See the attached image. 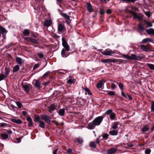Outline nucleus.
<instances>
[{"label":"nucleus","mask_w":154,"mask_h":154,"mask_svg":"<svg viewBox=\"0 0 154 154\" xmlns=\"http://www.w3.org/2000/svg\"><path fill=\"white\" fill-rule=\"evenodd\" d=\"M103 117L100 116H98L95 118L92 122L96 126L99 125L102 122Z\"/></svg>","instance_id":"f257e3e1"},{"label":"nucleus","mask_w":154,"mask_h":154,"mask_svg":"<svg viewBox=\"0 0 154 154\" xmlns=\"http://www.w3.org/2000/svg\"><path fill=\"white\" fill-rule=\"evenodd\" d=\"M101 53L103 55L105 56H112L114 52L111 50H106L104 51L101 52Z\"/></svg>","instance_id":"f03ea898"},{"label":"nucleus","mask_w":154,"mask_h":154,"mask_svg":"<svg viewBox=\"0 0 154 154\" xmlns=\"http://www.w3.org/2000/svg\"><path fill=\"white\" fill-rule=\"evenodd\" d=\"M65 29V27L64 25L62 24H58V33L61 34L63 32Z\"/></svg>","instance_id":"7ed1b4c3"},{"label":"nucleus","mask_w":154,"mask_h":154,"mask_svg":"<svg viewBox=\"0 0 154 154\" xmlns=\"http://www.w3.org/2000/svg\"><path fill=\"white\" fill-rule=\"evenodd\" d=\"M41 118L47 123H50L51 118L49 116L46 115H44L41 116Z\"/></svg>","instance_id":"20e7f679"},{"label":"nucleus","mask_w":154,"mask_h":154,"mask_svg":"<svg viewBox=\"0 0 154 154\" xmlns=\"http://www.w3.org/2000/svg\"><path fill=\"white\" fill-rule=\"evenodd\" d=\"M122 56V57L128 59H136L137 58V56L134 54H131V56L124 54Z\"/></svg>","instance_id":"39448f33"},{"label":"nucleus","mask_w":154,"mask_h":154,"mask_svg":"<svg viewBox=\"0 0 154 154\" xmlns=\"http://www.w3.org/2000/svg\"><path fill=\"white\" fill-rule=\"evenodd\" d=\"M130 13L133 16L134 19H137L138 20H140L142 19V17L138 15L136 12L134 11H131Z\"/></svg>","instance_id":"423d86ee"},{"label":"nucleus","mask_w":154,"mask_h":154,"mask_svg":"<svg viewBox=\"0 0 154 154\" xmlns=\"http://www.w3.org/2000/svg\"><path fill=\"white\" fill-rule=\"evenodd\" d=\"M57 106L54 104H52L48 107V110L51 113H52V112L54 111L56 109Z\"/></svg>","instance_id":"0eeeda50"},{"label":"nucleus","mask_w":154,"mask_h":154,"mask_svg":"<svg viewBox=\"0 0 154 154\" xmlns=\"http://www.w3.org/2000/svg\"><path fill=\"white\" fill-rule=\"evenodd\" d=\"M141 49L144 51L147 52L150 51V49L149 46L146 45H141Z\"/></svg>","instance_id":"6e6552de"},{"label":"nucleus","mask_w":154,"mask_h":154,"mask_svg":"<svg viewBox=\"0 0 154 154\" xmlns=\"http://www.w3.org/2000/svg\"><path fill=\"white\" fill-rule=\"evenodd\" d=\"M117 150V149L115 147H113L108 150L106 154H113Z\"/></svg>","instance_id":"1a4fd4ad"},{"label":"nucleus","mask_w":154,"mask_h":154,"mask_svg":"<svg viewBox=\"0 0 154 154\" xmlns=\"http://www.w3.org/2000/svg\"><path fill=\"white\" fill-rule=\"evenodd\" d=\"M87 9L89 12H91L93 11L92 7L90 3L87 2L86 3Z\"/></svg>","instance_id":"9d476101"},{"label":"nucleus","mask_w":154,"mask_h":154,"mask_svg":"<svg viewBox=\"0 0 154 154\" xmlns=\"http://www.w3.org/2000/svg\"><path fill=\"white\" fill-rule=\"evenodd\" d=\"M137 26L138 29L140 31H143L145 30V29L143 25L141 24V23H139L138 24Z\"/></svg>","instance_id":"9b49d317"},{"label":"nucleus","mask_w":154,"mask_h":154,"mask_svg":"<svg viewBox=\"0 0 154 154\" xmlns=\"http://www.w3.org/2000/svg\"><path fill=\"white\" fill-rule=\"evenodd\" d=\"M24 88V91L26 93L29 92L30 90V87L28 85H23L22 86Z\"/></svg>","instance_id":"f8f14e48"},{"label":"nucleus","mask_w":154,"mask_h":154,"mask_svg":"<svg viewBox=\"0 0 154 154\" xmlns=\"http://www.w3.org/2000/svg\"><path fill=\"white\" fill-rule=\"evenodd\" d=\"M153 40L150 38H146L143 39L142 42L144 44L148 42H152Z\"/></svg>","instance_id":"ddd939ff"},{"label":"nucleus","mask_w":154,"mask_h":154,"mask_svg":"<svg viewBox=\"0 0 154 154\" xmlns=\"http://www.w3.org/2000/svg\"><path fill=\"white\" fill-rule=\"evenodd\" d=\"M146 32L148 35H153L154 34V29L153 28H150L146 30Z\"/></svg>","instance_id":"4468645a"},{"label":"nucleus","mask_w":154,"mask_h":154,"mask_svg":"<svg viewBox=\"0 0 154 154\" xmlns=\"http://www.w3.org/2000/svg\"><path fill=\"white\" fill-rule=\"evenodd\" d=\"M104 81V80L102 79L99 82L97 83L96 85L97 88H101L103 86V82Z\"/></svg>","instance_id":"2eb2a0df"},{"label":"nucleus","mask_w":154,"mask_h":154,"mask_svg":"<svg viewBox=\"0 0 154 154\" xmlns=\"http://www.w3.org/2000/svg\"><path fill=\"white\" fill-rule=\"evenodd\" d=\"M52 23L51 20H46L45 22L44 25L46 26H50L51 24Z\"/></svg>","instance_id":"dca6fc26"},{"label":"nucleus","mask_w":154,"mask_h":154,"mask_svg":"<svg viewBox=\"0 0 154 154\" xmlns=\"http://www.w3.org/2000/svg\"><path fill=\"white\" fill-rule=\"evenodd\" d=\"M16 60L17 63L20 65H21L22 63L23 60L20 57H16Z\"/></svg>","instance_id":"f3484780"},{"label":"nucleus","mask_w":154,"mask_h":154,"mask_svg":"<svg viewBox=\"0 0 154 154\" xmlns=\"http://www.w3.org/2000/svg\"><path fill=\"white\" fill-rule=\"evenodd\" d=\"M65 110L64 109H61L59 110L58 112L59 115L61 116H63L64 115Z\"/></svg>","instance_id":"a211bd4d"},{"label":"nucleus","mask_w":154,"mask_h":154,"mask_svg":"<svg viewBox=\"0 0 154 154\" xmlns=\"http://www.w3.org/2000/svg\"><path fill=\"white\" fill-rule=\"evenodd\" d=\"M65 50L64 48H63L61 51V54L62 57L66 58L67 57L68 55H67L65 52Z\"/></svg>","instance_id":"6ab92c4d"},{"label":"nucleus","mask_w":154,"mask_h":154,"mask_svg":"<svg viewBox=\"0 0 154 154\" xmlns=\"http://www.w3.org/2000/svg\"><path fill=\"white\" fill-rule=\"evenodd\" d=\"M109 133L111 135H117L118 134V131L115 130H113L110 131Z\"/></svg>","instance_id":"aec40b11"},{"label":"nucleus","mask_w":154,"mask_h":154,"mask_svg":"<svg viewBox=\"0 0 154 154\" xmlns=\"http://www.w3.org/2000/svg\"><path fill=\"white\" fill-rule=\"evenodd\" d=\"M41 83L38 80H36L35 84V86L37 88H40Z\"/></svg>","instance_id":"412c9836"},{"label":"nucleus","mask_w":154,"mask_h":154,"mask_svg":"<svg viewBox=\"0 0 154 154\" xmlns=\"http://www.w3.org/2000/svg\"><path fill=\"white\" fill-rule=\"evenodd\" d=\"M95 126V125L92 122L88 124V128L90 129H93L94 128Z\"/></svg>","instance_id":"4be33fe9"},{"label":"nucleus","mask_w":154,"mask_h":154,"mask_svg":"<svg viewBox=\"0 0 154 154\" xmlns=\"http://www.w3.org/2000/svg\"><path fill=\"white\" fill-rule=\"evenodd\" d=\"M0 30L1 31V33L3 35H4L6 33V30L5 29L3 28L1 26H0Z\"/></svg>","instance_id":"5701e85b"},{"label":"nucleus","mask_w":154,"mask_h":154,"mask_svg":"<svg viewBox=\"0 0 154 154\" xmlns=\"http://www.w3.org/2000/svg\"><path fill=\"white\" fill-rule=\"evenodd\" d=\"M101 62L103 63H107L109 62H113V61L111 59H108L103 60H101Z\"/></svg>","instance_id":"b1692460"},{"label":"nucleus","mask_w":154,"mask_h":154,"mask_svg":"<svg viewBox=\"0 0 154 154\" xmlns=\"http://www.w3.org/2000/svg\"><path fill=\"white\" fill-rule=\"evenodd\" d=\"M12 122L18 124H20L22 123V121L20 119H12Z\"/></svg>","instance_id":"393cba45"},{"label":"nucleus","mask_w":154,"mask_h":154,"mask_svg":"<svg viewBox=\"0 0 154 154\" xmlns=\"http://www.w3.org/2000/svg\"><path fill=\"white\" fill-rule=\"evenodd\" d=\"M2 139L5 140L8 137V135L6 134H2L1 135Z\"/></svg>","instance_id":"a878e982"},{"label":"nucleus","mask_w":154,"mask_h":154,"mask_svg":"<svg viewBox=\"0 0 154 154\" xmlns=\"http://www.w3.org/2000/svg\"><path fill=\"white\" fill-rule=\"evenodd\" d=\"M19 68L20 66L18 65H15L13 68V72H15L18 71L19 70Z\"/></svg>","instance_id":"bb28decb"},{"label":"nucleus","mask_w":154,"mask_h":154,"mask_svg":"<svg viewBox=\"0 0 154 154\" xmlns=\"http://www.w3.org/2000/svg\"><path fill=\"white\" fill-rule=\"evenodd\" d=\"M144 22H145V24H146L147 25L148 27H151L152 26V23L148 22V21L146 20H144Z\"/></svg>","instance_id":"cd10ccee"},{"label":"nucleus","mask_w":154,"mask_h":154,"mask_svg":"<svg viewBox=\"0 0 154 154\" xmlns=\"http://www.w3.org/2000/svg\"><path fill=\"white\" fill-rule=\"evenodd\" d=\"M67 82L70 84H74L75 83V79H70L68 80Z\"/></svg>","instance_id":"c85d7f7f"},{"label":"nucleus","mask_w":154,"mask_h":154,"mask_svg":"<svg viewBox=\"0 0 154 154\" xmlns=\"http://www.w3.org/2000/svg\"><path fill=\"white\" fill-rule=\"evenodd\" d=\"M29 41L34 44H39L38 42L36 40L32 38H30V39H29Z\"/></svg>","instance_id":"c756f323"},{"label":"nucleus","mask_w":154,"mask_h":154,"mask_svg":"<svg viewBox=\"0 0 154 154\" xmlns=\"http://www.w3.org/2000/svg\"><path fill=\"white\" fill-rule=\"evenodd\" d=\"M23 33L25 36H28L29 34V30L27 29L23 30Z\"/></svg>","instance_id":"7c9ffc66"},{"label":"nucleus","mask_w":154,"mask_h":154,"mask_svg":"<svg viewBox=\"0 0 154 154\" xmlns=\"http://www.w3.org/2000/svg\"><path fill=\"white\" fill-rule=\"evenodd\" d=\"M83 89H84L86 92H87L89 95H92V93L91 92L90 90L87 88H83L82 87Z\"/></svg>","instance_id":"2f4dec72"},{"label":"nucleus","mask_w":154,"mask_h":154,"mask_svg":"<svg viewBox=\"0 0 154 154\" xmlns=\"http://www.w3.org/2000/svg\"><path fill=\"white\" fill-rule=\"evenodd\" d=\"M147 66L149 67V69L152 70H154V65L150 64V63H147Z\"/></svg>","instance_id":"473e14b6"},{"label":"nucleus","mask_w":154,"mask_h":154,"mask_svg":"<svg viewBox=\"0 0 154 154\" xmlns=\"http://www.w3.org/2000/svg\"><path fill=\"white\" fill-rule=\"evenodd\" d=\"M62 45L63 46L66 45H68L66 39L65 38H62Z\"/></svg>","instance_id":"72a5a7b5"},{"label":"nucleus","mask_w":154,"mask_h":154,"mask_svg":"<svg viewBox=\"0 0 154 154\" xmlns=\"http://www.w3.org/2000/svg\"><path fill=\"white\" fill-rule=\"evenodd\" d=\"M39 126L42 128H45L44 122L42 121L40 122Z\"/></svg>","instance_id":"f704fd0d"},{"label":"nucleus","mask_w":154,"mask_h":154,"mask_svg":"<svg viewBox=\"0 0 154 154\" xmlns=\"http://www.w3.org/2000/svg\"><path fill=\"white\" fill-rule=\"evenodd\" d=\"M89 145L91 147L93 148L96 147V146L94 142H91L90 143Z\"/></svg>","instance_id":"c9c22d12"},{"label":"nucleus","mask_w":154,"mask_h":154,"mask_svg":"<svg viewBox=\"0 0 154 154\" xmlns=\"http://www.w3.org/2000/svg\"><path fill=\"white\" fill-rule=\"evenodd\" d=\"M119 123L118 122H116L113 125V126H112V129H117L118 127V125H119Z\"/></svg>","instance_id":"e433bc0d"},{"label":"nucleus","mask_w":154,"mask_h":154,"mask_svg":"<svg viewBox=\"0 0 154 154\" xmlns=\"http://www.w3.org/2000/svg\"><path fill=\"white\" fill-rule=\"evenodd\" d=\"M62 16L66 18L67 20H69L70 19V17L69 16L67 15V14L63 13L62 14Z\"/></svg>","instance_id":"4c0bfd02"},{"label":"nucleus","mask_w":154,"mask_h":154,"mask_svg":"<svg viewBox=\"0 0 154 154\" xmlns=\"http://www.w3.org/2000/svg\"><path fill=\"white\" fill-rule=\"evenodd\" d=\"M128 3H134L136 1V0H122Z\"/></svg>","instance_id":"58836bf2"},{"label":"nucleus","mask_w":154,"mask_h":154,"mask_svg":"<svg viewBox=\"0 0 154 154\" xmlns=\"http://www.w3.org/2000/svg\"><path fill=\"white\" fill-rule=\"evenodd\" d=\"M64 47V48L65 50L67 51H69L70 49L69 46L68 45L64 46H63Z\"/></svg>","instance_id":"ea45409f"},{"label":"nucleus","mask_w":154,"mask_h":154,"mask_svg":"<svg viewBox=\"0 0 154 154\" xmlns=\"http://www.w3.org/2000/svg\"><path fill=\"white\" fill-rule=\"evenodd\" d=\"M5 76H7L8 75L9 72V69L8 68H6L5 69Z\"/></svg>","instance_id":"a19ab883"},{"label":"nucleus","mask_w":154,"mask_h":154,"mask_svg":"<svg viewBox=\"0 0 154 154\" xmlns=\"http://www.w3.org/2000/svg\"><path fill=\"white\" fill-rule=\"evenodd\" d=\"M6 77V76L3 74H0V81L3 80Z\"/></svg>","instance_id":"79ce46f5"},{"label":"nucleus","mask_w":154,"mask_h":154,"mask_svg":"<svg viewBox=\"0 0 154 154\" xmlns=\"http://www.w3.org/2000/svg\"><path fill=\"white\" fill-rule=\"evenodd\" d=\"M50 72H47L46 73H45L43 75L42 78H44L45 77H47Z\"/></svg>","instance_id":"37998d69"},{"label":"nucleus","mask_w":154,"mask_h":154,"mask_svg":"<svg viewBox=\"0 0 154 154\" xmlns=\"http://www.w3.org/2000/svg\"><path fill=\"white\" fill-rule=\"evenodd\" d=\"M149 129V128L146 127H143L142 128V131L143 132H145L147 131Z\"/></svg>","instance_id":"c03bdc74"},{"label":"nucleus","mask_w":154,"mask_h":154,"mask_svg":"<svg viewBox=\"0 0 154 154\" xmlns=\"http://www.w3.org/2000/svg\"><path fill=\"white\" fill-rule=\"evenodd\" d=\"M110 118L111 120L114 119L115 117V114L114 113H111L110 115Z\"/></svg>","instance_id":"a18cd8bd"},{"label":"nucleus","mask_w":154,"mask_h":154,"mask_svg":"<svg viewBox=\"0 0 154 154\" xmlns=\"http://www.w3.org/2000/svg\"><path fill=\"white\" fill-rule=\"evenodd\" d=\"M38 55L39 58H42L44 57L43 54L42 52L38 53Z\"/></svg>","instance_id":"49530a36"},{"label":"nucleus","mask_w":154,"mask_h":154,"mask_svg":"<svg viewBox=\"0 0 154 154\" xmlns=\"http://www.w3.org/2000/svg\"><path fill=\"white\" fill-rule=\"evenodd\" d=\"M151 110L152 111H154V101H153L151 103Z\"/></svg>","instance_id":"de8ad7c7"},{"label":"nucleus","mask_w":154,"mask_h":154,"mask_svg":"<svg viewBox=\"0 0 154 154\" xmlns=\"http://www.w3.org/2000/svg\"><path fill=\"white\" fill-rule=\"evenodd\" d=\"M16 103L18 107L19 108H20L22 106V105L21 103L18 101H17L16 102Z\"/></svg>","instance_id":"09e8293b"},{"label":"nucleus","mask_w":154,"mask_h":154,"mask_svg":"<svg viewBox=\"0 0 154 154\" xmlns=\"http://www.w3.org/2000/svg\"><path fill=\"white\" fill-rule=\"evenodd\" d=\"M112 109H109L107 110L105 114L108 115L109 114L112 112Z\"/></svg>","instance_id":"8fccbe9b"},{"label":"nucleus","mask_w":154,"mask_h":154,"mask_svg":"<svg viewBox=\"0 0 154 154\" xmlns=\"http://www.w3.org/2000/svg\"><path fill=\"white\" fill-rule=\"evenodd\" d=\"M108 94L110 95H114L115 92L113 91H109L107 93Z\"/></svg>","instance_id":"3c124183"},{"label":"nucleus","mask_w":154,"mask_h":154,"mask_svg":"<svg viewBox=\"0 0 154 154\" xmlns=\"http://www.w3.org/2000/svg\"><path fill=\"white\" fill-rule=\"evenodd\" d=\"M76 140L79 143L81 144L83 142V140L82 138H78Z\"/></svg>","instance_id":"603ef678"},{"label":"nucleus","mask_w":154,"mask_h":154,"mask_svg":"<svg viewBox=\"0 0 154 154\" xmlns=\"http://www.w3.org/2000/svg\"><path fill=\"white\" fill-rule=\"evenodd\" d=\"M151 152V150L149 149H146L145 151L146 154H149Z\"/></svg>","instance_id":"864d4df0"},{"label":"nucleus","mask_w":154,"mask_h":154,"mask_svg":"<svg viewBox=\"0 0 154 154\" xmlns=\"http://www.w3.org/2000/svg\"><path fill=\"white\" fill-rule=\"evenodd\" d=\"M109 136V135L107 134H105L103 135V139H106Z\"/></svg>","instance_id":"5fc2aeb1"},{"label":"nucleus","mask_w":154,"mask_h":154,"mask_svg":"<svg viewBox=\"0 0 154 154\" xmlns=\"http://www.w3.org/2000/svg\"><path fill=\"white\" fill-rule=\"evenodd\" d=\"M26 120L28 122H30L32 121V119L29 116H28L27 117Z\"/></svg>","instance_id":"6e6d98bb"},{"label":"nucleus","mask_w":154,"mask_h":154,"mask_svg":"<svg viewBox=\"0 0 154 154\" xmlns=\"http://www.w3.org/2000/svg\"><path fill=\"white\" fill-rule=\"evenodd\" d=\"M35 122H39L40 118L39 117L35 116Z\"/></svg>","instance_id":"4d7b16f0"},{"label":"nucleus","mask_w":154,"mask_h":154,"mask_svg":"<svg viewBox=\"0 0 154 154\" xmlns=\"http://www.w3.org/2000/svg\"><path fill=\"white\" fill-rule=\"evenodd\" d=\"M9 107L11 109H14L15 108V106L12 104H10L9 106Z\"/></svg>","instance_id":"13d9d810"},{"label":"nucleus","mask_w":154,"mask_h":154,"mask_svg":"<svg viewBox=\"0 0 154 154\" xmlns=\"http://www.w3.org/2000/svg\"><path fill=\"white\" fill-rule=\"evenodd\" d=\"M145 14L148 17H150V13L149 11H146L145 12Z\"/></svg>","instance_id":"bf43d9fd"},{"label":"nucleus","mask_w":154,"mask_h":154,"mask_svg":"<svg viewBox=\"0 0 154 154\" xmlns=\"http://www.w3.org/2000/svg\"><path fill=\"white\" fill-rule=\"evenodd\" d=\"M119 88L121 89H123L124 88L123 85V84L121 83H119Z\"/></svg>","instance_id":"052dcab7"},{"label":"nucleus","mask_w":154,"mask_h":154,"mask_svg":"<svg viewBox=\"0 0 154 154\" xmlns=\"http://www.w3.org/2000/svg\"><path fill=\"white\" fill-rule=\"evenodd\" d=\"M39 66L38 64H36L34 65L33 67V69H35Z\"/></svg>","instance_id":"680f3d73"},{"label":"nucleus","mask_w":154,"mask_h":154,"mask_svg":"<svg viewBox=\"0 0 154 154\" xmlns=\"http://www.w3.org/2000/svg\"><path fill=\"white\" fill-rule=\"evenodd\" d=\"M116 87V85L114 84L113 83L111 85V88L112 89H113L114 88H115Z\"/></svg>","instance_id":"e2e57ef3"},{"label":"nucleus","mask_w":154,"mask_h":154,"mask_svg":"<svg viewBox=\"0 0 154 154\" xmlns=\"http://www.w3.org/2000/svg\"><path fill=\"white\" fill-rule=\"evenodd\" d=\"M24 39L27 41H29V39H30V38L25 37L23 38Z\"/></svg>","instance_id":"0e129e2a"},{"label":"nucleus","mask_w":154,"mask_h":154,"mask_svg":"<svg viewBox=\"0 0 154 154\" xmlns=\"http://www.w3.org/2000/svg\"><path fill=\"white\" fill-rule=\"evenodd\" d=\"M54 37L57 38H60V36L57 34L54 33L53 34Z\"/></svg>","instance_id":"69168bd1"},{"label":"nucleus","mask_w":154,"mask_h":154,"mask_svg":"<svg viewBox=\"0 0 154 154\" xmlns=\"http://www.w3.org/2000/svg\"><path fill=\"white\" fill-rule=\"evenodd\" d=\"M112 11L110 9H108L106 11V13L108 14H110L111 13Z\"/></svg>","instance_id":"338daca9"},{"label":"nucleus","mask_w":154,"mask_h":154,"mask_svg":"<svg viewBox=\"0 0 154 154\" xmlns=\"http://www.w3.org/2000/svg\"><path fill=\"white\" fill-rule=\"evenodd\" d=\"M57 151H58V149H56L55 150H54L53 152V154H57Z\"/></svg>","instance_id":"774afa93"}]
</instances>
